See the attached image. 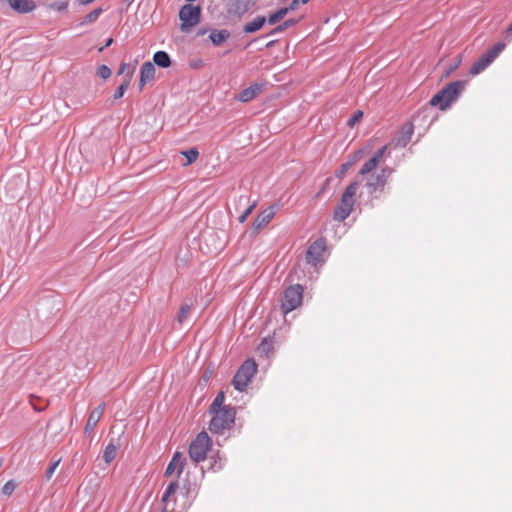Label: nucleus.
<instances>
[{
	"label": "nucleus",
	"instance_id": "46",
	"mask_svg": "<svg viewBox=\"0 0 512 512\" xmlns=\"http://www.w3.org/2000/svg\"><path fill=\"white\" fill-rule=\"evenodd\" d=\"M243 200H248V197H246V196H240L239 201L241 202V201H243Z\"/></svg>",
	"mask_w": 512,
	"mask_h": 512
},
{
	"label": "nucleus",
	"instance_id": "15",
	"mask_svg": "<svg viewBox=\"0 0 512 512\" xmlns=\"http://www.w3.org/2000/svg\"><path fill=\"white\" fill-rule=\"evenodd\" d=\"M263 90V84L254 83L249 87L243 89L237 96L240 102H249L257 97Z\"/></svg>",
	"mask_w": 512,
	"mask_h": 512
},
{
	"label": "nucleus",
	"instance_id": "13",
	"mask_svg": "<svg viewBox=\"0 0 512 512\" xmlns=\"http://www.w3.org/2000/svg\"><path fill=\"white\" fill-rule=\"evenodd\" d=\"M184 464L185 459L183 458L182 454L180 452H175L165 470V476L170 477L176 471L177 478H179L183 472Z\"/></svg>",
	"mask_w": 512,
	"mask_h": 512
},
{
	"label": "nucleus",
	"instance_id": "49",
	"mask_svg": "<svg viewBox=\"0 0 512 512\" xmlns=\"http://www.w3.org/2000/svg\"><path fill=\"white\" fill-rule=\"evenodd\" d=\"M2 464H3V460L0 459V468L2 467Z\"/></svg>",
	"mask_w": 512,
	"mask_h": 512
},
{
	"label": "nucleus",
	"instance_id": "4",
	"mask_svg": "<svg viewBox=\"0 0 512 512\" xmlns=\"http://www.w3.org/2000/svg\"><path fill=\"white\" fill-rule=\"evenodd\" d=\"M211 446L212 441L209 435L204 431L199 433L190 444V458L196 463L204 461Z\"/></svg>",
	"mask_w": 512,
	"mask_h": 512
},
{
	"label": "nucleus",
	"instance_id": "6",
	"mask_svg": "<svg viewBox=\"0 0 512 512\" xmlns=\"http://www.w3.org/2000/svg\"><path fill=\"white\" fill-rule=\"evenodd\" d=\"M505 45L503 43H497L487 52H485L470 68V75L476 76L483 72L504 50Z\"/></svg>",
	"mask_w": 512,
	"mask_h": 512
},
{
	"label": "nucleus",
	"instance_id": "29",
	"mask_svg": "<svg viewBox=\"0 0 512 512\" xmlns=\"http://www.w3.org/2000/svg\"><path fill=\"white\" fill-rule=\"evenodd\" d=\"M101 13H102L101 8L94 9L93 11H91L89 14H87L85 16V18L81 21L80 25H87V24L95 22L101 15Z\"/></svg>",
	"mask_w": 512,
	"mask_h": 512
},
{
	"label": "nucleus",
	"instance_id": "23",
	"mask_svg": "<svg viewBox=\"0 0 512 512\" xmlns=\"http://www.w3.org/2000/svg\"><path fill=\"white\" fill-rule=\"evenodd\" d=\"M132 75H133V70L128 72L127 77L123 80V82L117 88L116 92L113 95L114 99H120L123 97L124 93L126 92V90L128 89V87L130 85Z\"/></svg>",
	"mask_w": 512,
	"mask_h": 512
},
{
	"label": "nucleus",
	"instance_id": "22",
	"mask_svg": "<svg viewBox=\"0 0 512 512\" xmlns=\"http://www.w3.org/2000/svg\"><path fill=\"white\" fill-rule=\"evenodd\" d=\"M153 60H154L156 65H158V66H160L162 68H167L171 64V60H170L169 55L166 52H164V51L156 52L154 54V56H153Z\"/></svg>",
	"mask_w": 512,
	"mask_h": 512
},
{
	"label": "nucleus",
	"instance_id": "21",
	"mask_svg": "<svg viewBox=\"0 0 512 512\" xmlns=\"http://www.w3.org/2000/svg\"><path fill=\"white\" fill-rule=\"evenodd\" d=\"M265 22H266V18L264 16H257L251 22L247 23L244 26V32H246V33L256 32L263 27Z\"/></svg>",
	"mask_w": 512,
	"mask_h": 512
},
{
	"label": "nucleus",
	"instance_id": "8",
	"mask_svg": "<svg viewBox=\"0 0 512 512\" xmlns=\"http://www.w3.org/2000/svg\"><path fill=\"white\" fill-rule=\"evenodd\" d=\"M303 298V288L300 285H294L288 287L284 292V298L282 301V311L284 314H287L297 307H299L302 303Z\"/></svg>",
	"mask_w": 512,
	"mask_h": 512
},
{
	"label": "nucleus",
	"instance_id": "1",
	"mask_svg": "<svg viewBox=\"0 0 512 512\" xmlns=\"http://www.w3.org/2000/svg\"><path fill=\"white\" fill-rule=\"evenodd\" d=\"M465 86L466 81H454L447 84L430 99V106L439 107L441 110H446L450 104L459 97V95L465 89Z\"/></svg>",
	"mask_w": 512,
	"mask_h": 512
},
{
	"label": "nucleus",
	"instance_id": "30",
	"mask_svg": "<svg viewBox=\"0 0 512 512\" xmlns=\"http://www.w3.org/2000/svg\"><path fill=\"white\" fill-rule=\"evenodd\" d=\"M191 311V306L188 304H182L180 307V311L177 316L178 322L181 324L183 323L186 318L188 317L189 313Z\"/></svg>",
	"mask_w": 512,
	"mask_h": 512
},
{
	"label": "nucleus",
	"instance_id": "40",
	"mask_svg": "<svg viewBox=\"0 0 512 512\" xmlns=\"http://www.w3.org/2000/svg\"><path fill=\"white\" fill-rule=\"evenodd\" d=\"M300 2H301V0H293L289 7H284L283 9H288V12L292 11V10L296 9V7L298 6V4Z\"/></svg>",
	"mask_w": 512,
	"mask_h": 512
},
{
	"label": "nucleus",
	"instance_id": "47",
	"mask_svg": "<svg viewBox=\"0 0 512 512\" xmlns=\"http://www.w3.org/2000/svg\"><path fill=\"white\" fill-rule=\"evenodd\" d=\"M309 0H301L302 4H306Z\"/></svg>",
	"mask_w": 512,
	"mask_h": 512
},
{
	"label": "nucleus",
	"instance_id": "14",
	"mask_svg": "<svg viewBox=\"0 0 512 512\" xmlns=\"http://www.w3.org/2000/svg\"><path fill=\"white\" fill-rule=\"evenodd\" d=\"M104 411H105L104 403H101L99 406H97L94 410L91 411V413L89 414V417L87 419L85 428H84L85 434H89L94 430V428L96 427L98 422L101 420V418L104 414Z\"/></svg>",
	"mask_w": 512,
	"mask_h": 512
},
{
	"label": "nucleus",
	"instance_id": "11",
	"mask_svg": "<svg viewBox=\"0 0 512 512\" xmlns=\"http://www.w3.org/2000/svg\"><path fill=\"white\" fill-rule=\"evenodd\" d=\"M276 207L269 206L260 211L253 221L252 228L254 231L259 232L263 230L275 217Z\"/></svg>",
	"mask_w": 512,
	"mask_h": 512
},
{
	"label": "nucleus",
	"instance_id": "17",
	"mask_svg": "<svg viewBox=\"0 0 512 512\" xmlns=\"http://www.w3.org/2000/svg\"><path fill=\"white\" fill-rule=\"evenodd\" d=\"M9 5L17 12L27 13L35 8L32 0H8Z\"/></svg>",
	"mask_w": 512,
	"mask_h": 512
},
{
	"label": "nucleus",
	"instance_id": "42",
	"mask_svg": "<svg viewBox=\"0 0 512 512\" xmlns=\"http://www.w3.org/2000/svg\"><path fill=\"white\" fill-rule=\"evenodd\" d=\"M128 68H129L128 64L123 63V64L120 66L119 74L124 73V72L126 71V69H128Z\"/></svg>",
	"mask_w": 512,
	"mask_h": 512
},
{
	"label": "nucleus",
	"instance_id": "5",
	"mask_svg": "<svg viewBox=\"0 0 512 512\" xmlns=\"http://www.w3.org/2000/svg\"><path fill=\"white\" fill-rule=\"evenodd\" d=\"M257 371V365L253 360H246L236 372L232 384L235 389L244 391Z\"/></svg>",
	"mask_w": 512,
	"mask_h": 512
},
{
	"label": "nucleus",
	"instance_id": "24",
	"mask_svg": "<svg viewBox=\"0 0 512 512\" xmlns=\"http://www.w3.org/2000/svg\"><path fill=\"white\" fill-rule=\"evenodd\" d=\"M117 451L118 447L113 443H110L106 446L103 453V459L106 464H110L116 458Z\"/></svg>",
	"mask_w": 512,
	"mask_h": 512
},
{
	"label": "nucleus",
	"instance_id": "50",
	"mask_svg": "<svg viewBox=\"0 0 512 512\" xmlns=\"http://www.w3.org/2000/svg\"><path fill=\"white\" fill-rule=\"evenodd\" d=\"M104 50V47L99 48V52H102Z\"/></svg>",
	"mask_w": 512,
	"mask_h": 512
},
{
	"label": "nucleus",
	"instance_id": "10",
	"mask_svg": "<svg viewBox=\"0 0 512 512\" xmlns=\"http://www.w3.org/2000/svg\"><path fill=\"white\" fill-rule=\"evenodd\" d=\"M325 250L326 246L324 241L318 240L313 242L306 252L307 263L313 266H317L319 263L322 262Z\"/></svg>",
	"mask_w": 512,
	"mask_h": 512
},
{
	"label": "nucleus",
	"instance_id": "25",
	"mask_svg": "<svg viewBox=\"0 0 512 512\" xmlns=\"http://www.w3.org/2000/svg\"><path fill=\"white\" fill-rule=\"evenodd\" d=\"M229 37L226 30L214 31L210 34V39L214 45L222 44Z\"/></svg>",
	"mask_w": 512,
	"mask_h": 512
},
{
	"label": "nucleus",
	"instance_id": "18",
	"mask_svg": "<svg viewBox=\"0 0 512 512\" xmlns=\"http://www.w3.org/2000/svg\"><path fill=\"white\" fill-rule=\"evenodd\" d=\"M413 126L412 124H406L401 128L400 134L395 140V146L404 147L411 140L413 135Z\"/></svg>",
	"mask_w": 512,
	"mask_h": 512
},
{
	"label": "nucleus",
	"instance_id": "38",
	"mask_svg": "<svg viewBox=\"0 0 512 512\" xmlns=\"http://www.w3.org/2000/svg\"><path fill=\"white\" fill-rule=\"evenodd\" d=\"M295 23H296V21L293 19L287 20L282 25L278 26L275 31H277V32L282 31L285 28L294 25Z\"/></svg>",
	"mask_w": 512,
	"mask_h": 512
},
{
	"label": "nucleus",
	"instance_id": "9",
	"mask_svg": "<svg viewBox=\"0 0 512 512\" xmlns=\"http://www.w3.org/2000/svg\"><path fill=\"white\" fill-rule=\"evenodd\" d=\"M391 174L392 169L384 167L378 173L371 175L366 182L369 192L374 193L377 190H383Z\"/></svg>",
	"mask_w": 512,
	"mask_h": 512
},
{
	"label": "nucleus",
	"instance_id": "41",
	"mask_svg": "<svg viewBox=\"0 0 512 512\" xmlns=\"http://www.w3.org/2000/svg\"><path fill=\"white\" fill-rule=\"evenodd\" d=\"M460 62H461V59H459V60L457 61V63H455V65L451 66V67L448 69V71L446 72V74H445V75H446V76H449V75H450V73H452L454 70H456V69L458 68V66H459Z\"/></svg>",
	"mask_w": 512,
	"mask_h": 512
},
{
	"label": "nucleus",
	"instance_id": "12",
	"mask_svg": "<svg viewBox=\"0 0 512 512\" xmlns=\"http://www.w3.org/2000/svg\"><path fill=\"white\" fill-rule=\"evenodd\" d=\"M387 148L388 146L385 145L377 150L375 154L362 165L361 169L359 170V175L365 176L375 170L379 162L383 159Z\"/></svg>",
	"mask_w": 512,
	"mask_h": 512
},
{
	"label": "nucleus",
	"instance_id": "26",
	"mask_svg": "<svg viewBox=\"0 0 512 512\" xmlns=\"http://www.w3.org/2000/svg\"><path fill=\"white\" fill-rule=\"evenodd\" d=\"M181 154L186 157V162L183 164V166H188L194 163L199 156V152L196 148H191L189 150L182 151Z\"/></svg>",
	"mask_w": 512,
	"mask_h": 512
},
{
	"label": "nucleus",
	"instance_id": "48",
	"mask_svg": "<svg viewBox=\"0 0 512 512\" xmlns=\"http://www.w3.org/2000/svg\"><path fill=\"white\" fill-rule=\"evenodd\" d=\"M248 10V6L246 5L242 12H245Z\"/></svg>",
	"mask_w": 512,
	"mask_h": 512
},
{
	"label": "nucleus",
	"instance_id": "7",
	"mask_svg": "<svg viewBox=\"0 0 512 512\" xmlns=\"http://www.w3.org/2000/svg\"><path fill=\"white\" fill-rule=\"evenodd\" d=\"M201 17V8L199 6H193L191 4L184 5L179 12V18L181 20V31L188 32L193 27L198 25Z\"/></svg>",
	"mask_w": 512,
	"mask_h": 512
},
{
	"label": "nucleus",
	"instance_id": "45",
	"mask_svg": "<svg viewBox=\"0 0 512 512\" xmlns=\"http://www.w3.org/2000/svg\"><path fill=\"white\" fill-rule=\"evenodd\" d=\"M507 34H508L509 36H512V24L508 27V29H507Z\"/></svg>",
	"mask_w": 512,
	"mask_h": 512
},
{
	"label": "nucleus",
	"instance_id": "16",
	"mask_svg": "<svg viewBox=\"0 0 512 512\" xmlns=\"http://www.w3.org/2000/svg\"><path fill=\"white\" fill-rule=\"evenodd\" d=\"M155 76V67L151 62H145L141 67L139 89L142 90L147 82L153 80Z\"/></svg>",
	"mask_w": 512,
	"mask_h": 512
},
{
	"label": "nucleus",
	"instance_id": "2",
	"mask_svg": "<svg viewBox=\"0 0 512 512\" xmlns=\"http://www.w3.org/2000/svg\"><path fill=\"white\" fill-rule=\"evenodd\" d=\"M359 187L358 182H352L348 185L343 192L339 204L336 206L333 219L337 222H343L346 220L351 212L353 211L355 205V196Z\"/></svg>",
	"mask_w": 512,
	"mask_h": 512
},
{
	"label": "nucleus",
	"instance_id": "44",
	"mask_svg": "<svg viewBox=\"0 0 512 512\" xmlns=\"http://www.w3.org/2000/svg\"><path fill=\"white\" fill-rule=\"evenodd\" d=\"M112 43H113V39H112V38H109V39L106 41L105 47H109Z\"/></svg>",
	"mask_w": 512,
	"mask_h": 512
},
{
	"label": "nucleus",
	"instance_id": "19",
	"mask_svg": "<svg viewBox=\"0 0 512 512\" xmlns=\"http://www.w3.org/2000/svg\"><path fill=\"white\" fill-rule=\"evenodd\" d=\"M361 155H362L361 150L355 152L350 161L343 163L340 166L339 170L336 173V176L340 179L343 178L345 176V174L347 173V171L358 161V159L361 157Z\"/></svg>",
	"mask_w": 512,
	"mask_h": 512
},
{
	"label": "nucleus",
	"instance_id": "27",
	"mask_svg": "<svg viewBox=\"0 0 512 512\" xmlns=\"http://www.w3.org/2000/svg\"><path fill=\"white\" fill-rule=\"evenodd\" d=\"M225 400L224 392H219L215 399L213 400L212 404L210 405L209 411H216L220 410L222 408H225L226 406L223 405Z\"/></svg>",
	"mask_w": 512,
	"mask_h": 512
},
{
	"label": "nucleus",
	"instance_id": "36",
	"mask_svg": "<svg viewBox=\"0 0 512 512\" xmlns=\"http://www.w3.org/2000/svg\"><path fill=\"white\" fill-rule=\"evenodd\" d=\"M67 7H68L67 1L55 2L50 5V8L52 10H56V11H64L67 9Z\"/></svg>",
	"mask_w": 512,
	"mask_h": 512
},
{
	"label": "nucleus",
	"instance_id": "20",
	"mask_svg": "<svg viewBox=\"0 0 512 512\" xmlns=\"http://www.w3.org/2000/svg\"><path fill=\"white\" fill-rule=\"evenodd\" d=\"M177 488H178L177 480L169 483V485L167 486V488L162 496V499H161L163 504H172L173 500L176 501L174 494H175Z\"/></svg>",
	"mask_w": 512,
	"mask_h": 512
},
{
	"label": "nucleus",
	"instance_id": "28",
	"mask_svg": "<svg viewBox=\"0 0 512 512\" xmlns=\"http://www.w3.org/2000/svg\"><path fill=\"white\" fill-rule=\"evenodd\" d=\"M288 14V9H279L275 13H272L269 15L267 21L269 24L273 25L276 24L278 21L283 19Z\"/></svg>",
	"mask_w": 512,
	"mask_h": 512
},
{
	"label": "nucleus",
	"instance_id": "34",
	"mask_svg": "<svg viewBox=\"0 0 512 512\" xmlns=\"http://www.w3.org/2000/svg\"><path fill=\"white\" fill-rule=\"evenodd\" d=\"M256 207V202H252L248 207L247 209L239 216L238 218V221L240 223H244L247 218L249 217V215L252 213V211L254 210V208Z\"/></svg>",
	"mask_w": 512,
	"mask_h": 512
},
{
	"label": "nucleus",
	"instance_id": "31",
	"mask_svg": "<svg viewBox=\"0 0 512 512\" xmlns=\"http://www.w3.org/2000/svg\"><path fill=\"white\" fill-rule=\"evenodd\" d=\"M362 118H363V112L361 110H357L348 119L347 125L350 128H353L356 124H358L362 120Z\"/></svg>",
	"mask_w": 512,
	"mask_h": 512
},
{
	"label": "nucleus",
	"instance_id": "32",
	"mask_svg": "<svg viewBox=\"0 0 512 512\" xmlns=\"http://www.w3.org/2000/svg\"><path fill=\"white\" fill-rule=\"evenodd\" d=\"M273 349V344L270 340L264 339L258 346V351L261 354L268 355Z\"/></svg>",
	"mask_w": 512,
	"mask_h": 512
},
{
	"label": "nucleus",
	"instance_id": "37",
	"mask_svg": "<svg viewBox=\"0 0 512 512\" xmlns=\"http://www.w3.org/2000/svg\"><path fill=\"white\" fill-rule=\"evenodd\" d=\"M61 459H58L57 461H55L54 463H52L49 468L47 469L46 471V478L49 480L51 479V477L53 476L55 470L57 469L59 463H60Z\"/></svg>",
	"mask_w": 512,
	"mask_h": 512
},
{
	"label": "nucleus",
	"instance_id": "3",
	"mask_svg": "<svg viewBox=\"0 0 512 512\" xmlns=\"http://www.w3.org/2000/svg\"><path fill=\"white\" fill-rule=\"evenodd\" d=\"M209 413L211 415L209 430L214 434H222L225 430L231 429L235 422L236 411L231 406L209 411Z\"/></svg>",
	"mask_w": 512,
	"mask_h": 512
},
{
	"label": "nucleus",
	"instance_id": "39",
	"mask_svg": "<svg viewBox=\"0 0 512 512\" xmlns=\"http://www.w3.org/2000/svg\"><path fill=\"white\" fill-rule=\"evenodd\" d=\"M164 507L161 512H175V500L172 501V504H163Z\"/></svg>",
	"mask_w": 512,
	"mask_h": 512
},
{
	"label": "nucleus",
	"instance_id": "35",
	"mask_svg": "<svg viewBox=\"0 0 512 512\" xmlns=\"http://www.w3.org/2000/svg\"><path fill=\"white\" fill-rule=\"evenodd\" d=\"M97 74L102 79H108L111 76V70L106 65H100L97 69Z\"/></svg>",
	"mask_w": 512,
	"mask_h": 512
},
{
	"label": "nucleus",
	"instance_id": "33",
	"mask_svg": "<svg viewBox=\"0 0 512 512\" xmlns=\"http://www.w3.org/2000/svg\"><path fill=\"white\" fill-rule=\"evenodd\" d=\"M17 484L14 480L7 481L2 487V493L6 496H10L16 489Z\"/></svg>",
	"mask_w": 512,
	"mask_h": 512
},
{
	"label": "nucleus",
	"instance_id": "43",
	"mask_svg": "<svg viewBox=\"0 0 512 512\" xmlns=\"http://www.w3.org/2000/svg\"><path fill=\"white\" fill-rule=\"evenodd\" d=\"M80 4L86 5L91 3L93 0H78Z\"/></svg>",
	"mask_w": 512,
	"mask_h": 512
}]
</instances>
